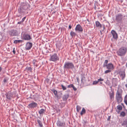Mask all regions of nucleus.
Here are the masks:
<instances>
[{"mask_svg":"<svg viewBox=\"0 0 127 127\" xmlns=\"http://www.w3.org/2000/svg\"><path fill=\"white\" fill-rule=\"evenodd\" d=\"M30 7V6L28 3H22L18 9V13L17 15V16L18 17L20 16L24 12L25 10L29 9Z\"/></svg>","mask_w":127,"mask_h":127,"instance_id":"obj_1","label":"nucleus"},{"mask_svg":"<svg viewBox=\"0 0 127 127\" xmlns=\"http://www.w3.org/2000/svg\"><path fill=\"white\" fill-rule=\"evenodd\" d=\"M124 17L121 13L115 15V21L120 27L121 26V24L123 23V19Z\"/></svg>","mask_w":127,"mask_h":127,"instance_id":"obj_2","label":"nucleus"},{"mask_svg":"<svg viewBox=\"0 0 127 127\" xmlns=\"http://www.w3.org/2000/svg\"><path fill=\"white\" fill-rule=\"evenodd\" d=\"M122 92L123 91L121 89H118L117 91L116 98L118 103L121 102L122 100Z\"/></svg>","mask_w":127,"mask_h":127,"instance_id":"obj_3","label":"nucleus"},{"mask_svg":"<svg viewBox=\"0 0 127 127\" xmlns=\"http://www.w3.org/2000/svg\"><path fill=\"white\" fill-rule=\"evenodd\" d=\"M63 67L64 70L72 69L74 68V66L72 63L68 62L65 63Z\"/></svg>","mask_w":127,"mask_h":127,"instance_id":"obj_4","label":"nucleus"},{"mask_svg":"<svg viewBox=\"0 0 127 127\" xmlns=\"http://www.w3.org/2000/svg\"><path fill=\"white\" fill-rule=\"evenodd\" d=\"M50 58L49 59L50 61L56 62L58 60L59 57L57 54L55 53L53 55H50Z\"/></svg>","mask_w":127,"mask_h":127,"instance_id":"obj_5","label":"nucleus"},{"mask_svg":"<svg viewBox=\"0 0 127 127\" xmlns=\"http://www.w3.org/2000/svg\"><path fill=\"white\" fill-rule=\"evenodd\" d=\"M126 48L125 47H122L120 48L118 51L117 53L119 55L123 56L124 55L126 52Z\"/></svg>","mask_w":127,"mask_h":127,"instance_id":"obj_6","label":"nucleus"},{"mask_svg":"<svg viewBox=\"0 0 127 127\" xmlns=\"http://www.w3.org/2000/svg\"><path fill=\"white\" fill-rule=\"evenodd\" d=\"M5 95L6 96V98L9 100H11L12 98H14V94L10 91L6 93Z\"/></svg>","mask_w":127,"mask_h":127,"instance_id":"obj_7","label":"nucleus"},{"mask_svg":"<svg viewBox=\"0 0 127 127\" xmlns=\"http://www.w3.org/2000/svg\"><path fill=\"white\" fill-rule=\"evenodd\" d=\"M95 25L96 27L99 29H101L102 31H104L105 29L104 25H102L98 21H96L95 22Z\"/></svg>","mask_w":127,"mask_h":127,"instance_id":"obj_8","label":"nucleus"},{"mask_svg":"<svg viewBox=\"0 0 127 127\" xmlns=\"http://www.w3.org/2000/svg\"><path fill=\"white\" fill-rule=\"evenodd\" d=\"M38 104L37 103L33 101H32L28 105L27 107L29 108L33 109L36 108Z\"/></svg>","mask_w":127,"mask_h":127,"instance_id":"obj_9","label":"nucleus"},{"mask_svg":"<svg viewBox=\"0 0 127 127\" xmlns=\"http://www.w3.org/2000/svg\"><path fill=\"white\" fill-rule=\"evenodd\" d=\"M23 39L25 40H28L32 39L31 36L25 33L23 35Z\"/></svg>","mask_w":127,"mask_h":127,"instance_id":"obj_10","label":"nucleus"},{"mask_svg":"<svg viewBox=\"0 0 127 127\" xmlns=\"http://www.w3.org/2000/svg\"><path fill=\"white\" fill-rule=\"evenodd\" d=\"M9 33L11 35L15 36L18 34V32L16 30H12L9 31Z\"/></svg>","mask_w":127,"mask_h":127,"instance_id":"obj_11","label":"nucleus"},{"mask_svg":"<svg viewBox=\"0 0 127 127\" xmlns=\"http://www.w3.org/2000/svg\"><path fill=\"white\" fill-rule=\"evenodd\" d=\"M32 43L30 42H27L26 44L25 49L26 50H29L30 49L32 46Z\"/></svg>","mask_w":127,"mask_h":127,"instance_id":"obj_12","label":"nucleus"},{"mask_svg":"<svg viewBox=\"0 0 127 127\" xmlns=\"http://www.w3.org/2000/svg\"><path fill=\"white\" fill-rule=\"evenodd\" d=\"M76 31H78L79 32H82L83 31V29L82 27L80 24L77 25L75 28Z\"/></svg>","mask_w":127,"mask_h":127,"instance_id":"obj_13","label":"nucleus"},{"mask_svg":"<svg viewBox=\"0 0 127 127\" xmlns=\"http://www.w3.org/2000/svg\"><path fill=\"white\" fill-rule=\"evenodd\" d=\"M57 124L58 126L60 127H64L65 124L64 122H62L58 120L57 121Z\"/></svg>","mask_w":127,"mask_h":127,"instance_id":"obj_14","label":"nucleus"},{"mask_svg":"<svg viewBox=\"0 0 127 127\" xmlns=\"http://www.w3.org/2000/svg\"><path fill=\"white\" fill-rule=\"evenodd\" d=\"M111 33L112 34L113 38L115 39H117L118 38V35L115 31L114 30H112L111 31Z\"/></svg>","mask_w":127,"mask_h":127,"instance_id":"obj_15","label":"nucleus"},{"mask_svg":"<svg viewBox=\"0 0 127 127\" xmlns=\"http://www.w3.org/2000/svg\"><path fill=\"white\" fill-rule=\"evenodd\" d=\"M117 79L116 78H113L112 80V86L115 87L117 85Z\"/></svg>","mask_w":127,"mask_h":127,"instance_id":"obj_16","label":"nucleus"},{"mask_svg":"<svg viewBox=\"0 0 127 127\" xmlns=\"http://www.w3.org/2000/svg\"><path fill=\"white\" fill-rule=\"evenodd\" d=\"M69 96V95L68 94H65L63 96V100L64 101H66Z\"/></svg>","mask_w":127,"mask_h":127,"instance_id":"obj_17","label":"nucleus"},{"mask_svg":"<svg viewBox=\"0 0 127 127\" xmlns=\"http://www.w3.org/2000/svg\"><path fill=\"white\" fill-rule=\"evenodd\" d=\"M107 68L109 69H113V66L111 63L108 64L107 65Z\"/></svg>","mask_w":127,"mask_h":127,"instance_id":"obj_18","label":"nucleus"},{"mask_svg":"<svg viewBox=\"0 0 127 127\" xmlns=\"http://www.w3.org/2000/svg\"><path fill=\"white\" fill-rule=\"evenodd\" d=\"M120 77L122 78V80H123L124 79L125 74L124 71H121L120 72Z\"/></svg>","mask_w":127,"mask_h":127,"instance_id":"obj_19","label":"nucleus"},{"mask_svg":"<svg viewBox=\"0 0 127 127\" xmlns=\"http://www.w3.org/2000/svg\"><path fill=\"white\" fill-rule=\"evenodd\" d=\"M51 91L54 93L55 96L57 98H59V96L57 95V91L54 89H53L51 90Z\"/></svg>","mask_w":127,"mask_h":127,"instance_id":"obj_20","label":"nucleus"},{"mask_svg":"<svg viewBox=\"0 0 127 127\" xmlns=\"http://www.w3.org/2000/svg\"><path fill=\"white\" fill-rule=\"evenodd\" d=\"M23 42V40H15L14 42L13 43L16 44L20 43H22Z\"/></svg>","mask_w":127,"mask_h":127,"instance_id":"obj_21","label":"nucleus"},{"mask_svg":"<svg viewBox=\"0 0 127 127\" xmlns=\"http://www.w3.org/2000/svg\"><path fill=\"white\" fill-rule=\"evenodd\" d=\"M32 69L31 67H27L25 68V70L27 72H31Z\"/></svg>","mask_w":127,"mask_h":127,"instance_id":"obj_22","label":"nucleus"},{"mask_svg":"<svg viewBox=\"0 0 127 127\" xmlns=\"http://www.w3.org/2000/svg\"><path fill=\"white\" fill-rule=\"evenodd\" d=\"M67 87L68 88H72L73 90L75 91L77 90V89L74 87L73 84H71L68 85Z\"/></svg>","mask_w":127,"mask_h":127,"instance_id":"obj_23","label":"nucleus"},{"mask_svg":"<svg viewBox=\"0 0 127 127\" xmlns=\"http://www.w3.org/2000/svg\"><path fill=\"white\" fill-rule=\"evenodd\" d=\"M8 79L7 77H5L3 79V84H6L7 83Z\"/></svg>","mask_w":127,"mask_h":127,"instance_id":"obj_24","label":"nucleus"},{"mask_svg":"<svg viewBox=\"0 0 127 127\" xmlns=\"http://www.w3.org/2000/svg\"><path fill=\"white\" fill-rule=\"evenodd\" d=\"M99 4L97 2L95 1L94 5L95 7L94 8L95 9H98L99 8L98 7Z\"/></svg>","mask_w":127,"mask_h":127,"instance_id":"obj_25","label":"nucleus"},{"mask_svg":"<svg viewBox=\"0 0 127 127\" xmlns=\"http://www.w3.org/2000/svg\"><path fill=\"white\" fill-rule=\"evenodd\" d=\"M81 82L83 84H84V83L86 81V80L85 79V77L84 76H82L81 77Z\"/></svg>","mask_w":127,"mask_h":127,"instance_id":"obj_26","label":"nucleus"},{"mask_svg":"<svg viewBox=\"0 0 127 127\" xmlns=\"http://www.w3.org/2000/svg\"><path fill=\"white\" fill-rule=\"evenodd\" d=\"M45 110L43 109H41L39 111H38V113L40 114V115H41L42 114L44 113L45 112Z\"/></svg>","mask_w":127,"mask_h":127,"instance_id":"obj_27","label":"nucleus"},{"mask_svg":"<svg viewBox=\"0 0 127 127\" xmlns=\"http://www.w3.org/2000/svg\"><path fill=\"white\" fill-rule=\"evenodd\" d=\"M37 122H38L40 127H42L43 126L42 124L41 121L39 120H37Z\"/></svg>","mask_w":127,"mask_h":127,"instance_id":"obj_28","label":"nucleus"},{"mask_svg":"<svg viewBox=\"0 0 127 127\" xmlns=\"http://www.w3.org/2000/svg\"><path fill=\"white\" fill-rule=\"evenodd\" d=\"M122 126H126L127 127V119L125 120L123 122V123L122 124Z\"/></svg>","mask_w":127,"mask_h":127,"instance_id":"obj_29","label":"nucleus"},{"mask_svg":"<svg viewBox=\"0 0 127 127\" xmlns=\"http://www.w3.org/2000/svg\"><path fill=\"white\" fill-rule=\"evenodd\" d=\"M86 112V110L84 108H83L82 110L80 113V115H82L83 114H85Z\"/></svg>","mask_w":127,"mask_h":127,"instance_id":"obj_30","label":"nucleus"},{"mask_svg":"<svg viewBox=\"0 0 127 127\" xmlns=\"http://www.w3.org/2000/svg\"><path fill=\"white\" fill-rule=\"evenodd\" d=\"M70 35L72 37H75L76 35V33L74 32L71 31L70 32Z\"/></svg>","mask_w":127,"mask_h":127,"instance_id":"obj_31","label":"nucleus"},{"mask_svg":"<svg viewBox=\"0 0 127 127\" xmlns=\"http://www.w3.org/2000/svg\"><path fill=\"white\" fill-rule=\"evenodd\" d=\"M114 93H113L110 94V96L111 99H113L114 98Z\"/></svg>","mask_w":127,"mask_h":127,"instance_id":"obj_32","label":"nucleus"},{"mask_svg":"<svg viewBox=\"0 0 127 127\" xmlns=\"http://www.w3.org/2000/svg\"><path fill=\"white\" fill-rule=\"evenodd\" d=\"M81 109V107L80 106L77 105L76 106V109L77 112H78Z\"/></svg>","mask_w":127,"mask_h":127,"instance_id":"obj_33","label":"nucleus"},{"mask_svg":"<svg viewBox=\"0 0 127 127\" xmlns=\"http://www.w3.org/2000/svg\"><path fill=\"white\" fill-rule=\"evenodd\" d=\"M117 109L119 110H121L122 109V107L120 105H119L117 106Z\"/></svg>","mask_w":127,"mask_h":127,"instance_id":"obj_34","label":"nucleus"},{"mask_svg":"<svg viewBox=\"0 0 127 127\" xmlns=\"http://www.w3.org/2000/svg\"><path fill=\"white\" fill-rule=\"evenodd\" d=\"M121 115L122 116L124 117L125 115V113L123 111L121 112Z\"/></svg>","mask_w":127,"mask_h":127,"instance_id":"obj_35","label":"nucleus"},{"mask_svg":"<svg viewBox=\"0 0 127 127\" xmlns=\"http://www.w3.org/2000/svg\"><path fill=\"white\" fill-rule=\"evenodd\" d=\"M111 71V70H110L108 69V70H105V71L104 72H105V73L107 74V73H108L110 72Z\"/></svg>","mask_w":127,"mask_h":127,"instance_id":"obj_36","label":"nucleus"},{"mask_svg":"<svg viewBox=\"0 0 127 127\" xmlns=\"http://www.w3.org/2000/svg\"><path fill=\"white\" fill-rule=\"evenodd\" d=\"M98 83V81H93V83L92 84L93 85H95L96 84H97Z\"/></svg>","mask_w":127,"mask_h":127,"instance_id":"obj_37","label":"nucleus"},{"mask_svg":"<svg viewBox=\"0 0 127 127\" xmlns=\"http://www.w3.org/2000/svg\"><path fill=\"white\" fill-rule=\"evenodd\" d=\"M61 86L63 90H65L66 89V87L63 85H61Z\"/></svg>","mask_w":127,"mask_h":127,"instance_id":"obj_38","label":"nucleus"},{"mask_svg":"<svg viewBox=\"0 0 127 127\" xmlns=\"http://www.w3.org/2000/svg\"><path fill=\"white\" fill-rule=\"evenodd\" d=\"M104 80V79H103L101 78H100L98 79L97 81L98 82L101 81H103Z\"/></svg>","mask_w":127,"mask_h":127,"instance_id":"obj_39","label":"nucleus"},{"mask_svg":"<svg viewBox=\"0 0 127 127\" xmlns=\"http://www.w3.org/2000/svg\"><path fill=\"white\" fill-rule=\"evenodd\" d=\"M56 112L57 113H59L60 112V110L59 109H56Z\"/></svg>","mask_w":127,"mask_h":127,"instance_id":"obj_40","label":"nucleus"},{"mask_svg":"<svg viewBox=\"0 0 127 127\" xmlns=\"http://www.w3.org/2000/svg\"><path fill=\"white\" fill-rule=\"evenodd\" d=\"M26 18V17H24L22 19V20H21V22H23L25 20V19Z\"/></svg>","mask_w":127,"mask_h":127,"instance_id":"obj_41","label":"nucleus"},{"mask_svg":"<svg viewBox=\"0 0 127 127\" xmlns=\"http://www.w3.org/2000/svg\"><path fill=\"white\" fill-rule=\"evenodd\" d=\"M108 62V61L107 60H105L104 63L105 64H107Z\"/></svg>","mask_w":127,"mask_h":127,"instance_id":"obj_42","label":"nucleus"},{"mask_svg":"<svg viewBox=\"0 0 127 127\" xmlns=\"http://www.w3.org/2000/svg\"><path fill=\"white\" fill-rule=\"evenodd\" d=\"M127 100V95H126L124 98V100Z\"/></svg>","mask_w":127,"mask_h":127,"instance_id":"obj_43","label":"nucleus"},{"mask_svg":"<svg viewBox=\"0 0 127 127\" xmlns=\"http://www.w3.org/2000/svg\"><path fill=\"white\" fill-rule=\"evenodd\" d=\"M72 28V26L71 24H70L69 26V29H70L71 28Z\"/></svg>","mask_w":127,"mask_h":127,"instance_id":"obj_44","label":"nucleus"},{"mask_svg":"<svg viewBox=\"0 0 127 127\" xmlns=\"http://www.w3.org/2000/svg\"><path fill=\"white\" fill-rule=\"evenodd\" d=\"M76 79L77 80V81L78 82V83H79V77H77L76 78Z\"/></svg>","mask_w":127,"mask_h":127,"instance_id":"obj_45","label":"nucleus"},{"mask_svg":"<svg viewBox=\"0 0 127 127\" xmlns=\"http://www.w3.org/2000/svg\"><path fill=\"white\" fill-rule=\"evenodd\" d=\"M107 64H105L104 63L103 64V66L104 67L106 66V67H107Z\"/></svg>","mask_w":127,"mask_h":127,"instance_id":"obj_46","label":"nucleus"},{"mask_svg":"<svg viewBox=\"0 0 127 127\" xmlns=\"http://www.w3.org/2000/svg\"><path fill=\"white\" fill-rule=\"evenodd\" d=\"M15 48H13V52L14 54H15Z\"/></svg>","mask_w":127,"mask_h":127,"instance_id":"obj_47","label":"nucleus"},{"mask_svg":"<svg viewBox=\"0 0 127 127\" xmlns=\"http://www.w3.org/2000/svg\"><path fill=\"white\" fill-rule=\"evenodd\" d=\"M124 102L127 106V100H124Z\"/></svg>","mask_w":127,"mask_h":127,"instance_id":"obj_48","label":"nucleus"},{"mask_svg":"<svg viewBox=\"0 0 127 127\" xmlns=\"http://www.w3.org/2000/svg\"><path fill=\"white\" fill-rule=\"evenodd\" d=\"M2 36L1 35H0V41H1L2 39Z\"/></svg>","mask_w":127,"mask_h":127,"instance_id":"obj_49","label":"nucleus"},{"mask_svg":"<svg viewBox=\"0 0 127 127\" xmlns=\"http://www.w3.org/2000/svg\"><path fill=\"white\" fill-rule=\"evenodd\" d=\"M22 22H21V21L19 22H18L17 23L19 24H21V23Z\"/></svg>","mask_w":127,"mask_h":127,"instance_id":"obj_50","label":"nucleus"},{"mask_svg":"<svg viewBox=\"0 0 127 127\" xmlns=\"http://www.w3.org/2000/svg\"><path fill=\"white\" fill-rule=\"evenodd\" d=\"M2 70V68L0 66V72H1V70Z\"/></svg>","mask_w":127,"mask_h":127,"instance_id":"obj_51","label":"nucleus"},{"mask_svg":"<svg viewBox=\"0 0 127 127\" xmlns=\"http://www.w3.org/2000/svg\"><path fill=\"white\" fill-rule=\"evenodd\" d=\"M125 86L126 88H127V83L125 84Z\"/></svg>","mask_w":127,"mask_h":127,"instance_id":"obj_52","label":"nucleus"},{"mask_svg":"<svg viewBox=\"0 0 127 127\" xmlns=\"http://www.w3.org/2000/svg\"><path fill=\"white\" fill-rule=\"evenodd\" d=\"M101 31H102V30L101 31V30L100 31V32L101 34H102V32H101Z\"/></svg>","mask_w":127,"mask_h":127,"instance_id":"obj_53","label":"nucleus"},{"mask_svg":"<svg viewBox=\"0 0 127 127\" xmlns=\"http://www.w3.org/2000/svg\"><path fill=\"white\" fill-rule=\"evenodd\" d=\"M55 12H53L52 13V14H54V13H55Z\"/></svg>","mask_w":127,"mask_h":127,"instance_id":"obj_54","label":"nucleus"},{"mask_svg":"<svg viewBox=\"0 0 127 127\" xmlns=\"http://www.w3.org/2000/svg\"><path fill=\"white\" fill-rule=\"evenodd\" d=\"M100 84H102V82H100Z\"/></svg>","mask_w":127,"mask_h":127,"instance_id":"obj_55","label":"nucleus"},{"mask_svg":"<svg viewBox=\"0 0 127 127\" xmlns=\"http://www.w3.org/2000/svg\"><path fill=\"white\" fill-rule=\"evenodd\" d=\"M33 64H34V65L35 64V63L34 62L33 63Z\"/></svg>","mask_w":127,"mask_h":127,"instance_id":"obj_56","label":"nucleus"},{"mask_svg":"<svg viewBox=\"0 0 127 127\" xmlns=\"http://www.w3.org/2000/svg\"><path fill=\"white\" fill-rule=\"evenodd\" d=\"M110 88H111V89L112 88V87L111 86L110 87Z\"/></svg>","mask_w":127,"mask_h":127,"instance_id":"obj_57","label":"nucleus"},{"mask_svg":"<svg viewBox=\"0 0 127 127\" xmlns=\"http://www.w3.org/2000/svg\"><path fill=\"white\" fill-rule=\"evenodd\" d=\"M87 20L88 21H89L88 20Z\"/></svg>","mask_w":127,"mask_h":127,"instance_id":"obj_58","label":"nucleus"}]
</instances>
